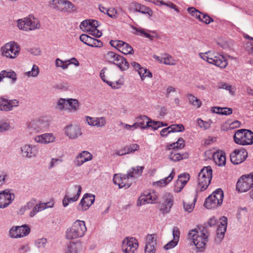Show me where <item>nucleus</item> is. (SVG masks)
Returning a JSON list of instances; mask_svg holds the SVG:
<instances>
[{
	"mask_svg": "<svg viewBox=\"0 0 253 253\" xmlns=\"http://www.w3.org/2000/svg\"><path fill=\"white\" fill-rule=\"evenodd\" d=\"M198 55L205 61L221 69L225 68L228 64L224 56L213 50H208L205 52H200Z\"/></svg>",
	"mask_w": 253,
	"mask_h": 253,
	"instance_id": "nucleus-1",
	"label": "nucleus"
},
{
	"mask_svg": "<svg viewBox=\"0 0 253 253\" xmlns=\"http://www.w3.org/2000/svg\"><path fill=\"white\" fill-rule=\"evenodd\" d=\"M208 234L206 229H192L189 231L188 238L191 240L200 252H203L208 241Z\"/></svg>",
	"mask_w": 253,
	"mask_h": 253,
	"instance_id": "nucleus-2",
	"label": "nucleus"
},
{
	"mask_svg": "<svg viewBox=\"0 0 253 253\" xmlns=\"http://www.w3.org/2000/svg\"><path fill=\"white\" fill-rule=\"evenodd\" d=\"M212 176V170L210 166L204 167L198 174L196 192L207 189L210 185Z\"/></svg>",
	"mask_w": 253,
	"mask_h": 253,
	"instance_id": "nucleus-3",
	"label": "nucleus"
},
{
	"mask_svg": "<svg viewBox=\"0 0 253 253\" xmlns=\"http://www.w3.org/2000/svg\"><path fill=\"white\" fill-rule=\"evenodd\" d=\"M86 231L84 221L76 220L72 226L67 229L66 237L67 239H74L83 237Z\"/></svg>",
	"mask_w": 253,
	"mask_h": 253,
	"instance_id": "nucleus-4",
	"label": "nucleus"
},
{
	"mask_svg": "<svg viewBox=\"0 0 253 253\" xmlns=\"http://www.w3.org/2000/svg\"><path fill=\"white\" fill-rule=\"evenodd\" d=\"M17 23L19 29L27 32L40 29L41 27L40 20L33 15L18 20Z\"/></svg>",
	"mask_w": 253,
	"mask_h": 253,
	"instance_id": "nucleus-5",
	"label": "nucleus"
},
{
	"mask_svg": "<svg viewBox=\"0 0 253 253\" xmlns=\"http://www.w3.org/2000/svg\"><path fill=\"white\" fill-rule=\"evenodd\" d=\"M233 138L235 142L239 145H249L253 144V132L249 129L237 130Z\"/></svg>",
	"mask_w": 253,
	"mask_h": 253,
	"instance_id": "nucleus-6",
	"label": "nucleus"
},
{
	"mask_svg": "<svg viewBox=\"0 0 253 253\" xmlns=\"http://www.w3.org/2000/svg\"><path fill=\"white\" fill-rule=\"evenodd\" d=\"M223 197L221 189H217L206 199L204 206L209 209L215 208L222 204Z\"/></svg>",
	"mask_w": 253,
	"mask_h": 253,
	"instance_id": "nucleus-7",
	"label": "nucleus"
},
{
	"mask_svg": "<svg viewBox=\"0 0 253 253\" xmlns=\"http://www.w3.org/2000/svg\"><path fill=\"white\" fill-rule=\"evenodd\" d=\"M98 22L95 20H85L80 24V28L84 32L96 38H99L102 36V33L97 29Z\"/></svg>",
	"mask_w": 253,
	"mask_h": 253,
	"instance_id": "nucleus-8",
	"label": "nucleus"
},
{
	"mask_svg": "<svg viewBox=\"0 0 253 253\" xmlns=\"http://www.w3.org/2000/svg\"><path fill=\"white\" fill-rule=\"evenodd\" d=\"M49 126V121L45 117H42L30 122L27 127L29 131L40 133L45 131Z\"/></svg>",
	"mask_w": 253,
	"mask_h": 253,
	"instance_id": "nucleus-9",
	"label": "nucleus"
},
{
	"mask_svg": "<svg viewBox=\"0 0 253 253\" xmlns=\"http://www.w3.org/2000/svg\"><path fill=\"white\" fill-rule=\"evenodd\" d=\"M159 195L154 190L144 191L139 196L137 205L138 206L146 204H153L157 202Z\"/></svg>",
	"mask_w": 253,
	"mask_h": 253,
	"instance_id": "nucleus-10",
	"label": "nucleus"
},
{
	"mask_svg": "<svg viewBox=\"0 0 253 253\" xmlns=\"http://www.w3.org/2000/svg\"><path fill=\"white\" fill-rule=\"evenodd\" d=\"M1 51L3 56L10 59H14L19 53L20 47L14 42H9L1 47Z\"/></svg>",
	"mask_w": 253,
	"mask_h": 253,
	"instance_id": "nucleus-11",
	"label": "nucleus"
},
{
	"mask_svg": "<svg viewBox=\"0 0 253 253\" xmlns=\"http://www.w3.org/2000/svg\"><path fill=\"white\" fill-rule=\"evenodd\" d=\"M105 58L108 62L116 65L122 71L126 70V60L114 52H107L105 55Z\"/></svg>",
	"mask_w": 253,
	"mask_h": 253,
	"instance_id": "nucleus-12",
	"label": "nucleus"
},
{
	"mask_svg": "<svg viewBox=\"0 0 253 253\" xmlns=\"http://www.w3.org/2000/svg\"><path fill=\"white\" fill-rule=\"evenodd\" d=\"M174 204V197L169 192L165 193L162 197V202L159 205V209L163 214L170 212Z\"/></svg>",
	"mask_w": 253,
	"mask_h": 253,
	"instance_id": "nucleus-13",
	"label": "nucleus"
},
{
	"mask_svg": "<svg viewBox=\"0 0 253 253\" xmlns=\"http://www.w3.org/2000/svg\"><path fill=\"white\" fill-rule=\"evenodd\" d=\"M253 186V173L243 175L237 181L236 189L240 192H245Z\"/></svg>",
	"mask_w": 253,
	"mask_h": 253,
	"instance_id": "nucleus-14",
	"label": "nucleus"
},
{
	"mask_svg": "<svg viewBox=\"0 0 253 253\" xmlns=\"http://www.w3.org/2000/svg\"><path fill=\"white\" fill-rule=\"evenodd\" d=\"M248 153L243 147L235 149L230 154V160L234 165H238L244 162L247 158Z\"/></svg>",
	"mask_w": 253,
	"mask_h": 253,
	"instance_id": "nucleus-15",
	"label": "nucleus"
},
{
	"mask_svg": "<svg viewBox=\"0 0 253 253\" xmlns=\"http://www.w3.org/2000/svg\"><path fill=\"white\" fill-rule=\"evenodd\" d=\"M20 151L24 158L32 159L37 156L38 146L34 144H25L20 147Z\"/></svg>",
	"mask_w": 253,
	"mask_h": 253,
	"instance_id": "nucleus-16",
	"label": "nucleus"
},
{
	"mask_svg": "<svg viewBox=\"0 0 253 253\" xmlns=\"http://www.w3.org/2000/svg\"><path fill=\"white\" fill-rule=\"evenodd\" d=\"M30 228L27 225L12 227L9 231V235L12 238H20L28 235Z\"/></svg>",
	"mask_w": 253,
	"mask_h": 253,
	"instance_id": "nucleus-17",
	"label": "nucleus"
},
{
	"mask_svg": "<svg viewBox=\"0 0 253 253\" xmlns=\"http://www.w3.org/2000/svg\"><path fill=\"white\" fill-rule=\"evenodd\" d=\"M150 118L146 116H139L135 118L132 125H127V129L133 130L138 127L146 129L150 127Z\"/></svg>",
	"mask_w": 253,
	"mask_h": 253,
	"instance_id": "nucleus-18",
	"label": "nucleus"
},
{
	"mask_svg": "<svg viewBox=\"0 0 253 253\" xmlns=\"http://www.w3.org/2000/svg\"><path fill=\"white\" fill-rule=\"evenodd\" d=\"M14 195L9 189L0 192V209L7 207L14 200Z\"/></svg>",
	"mask_w": 253,
	"mask_h": 253,
	"instance_id": "nucleus-19",
	"label": "nucleus"
},
{
	"mask_svg": "<svg viewBox=\"0 0 253 253\" xmlns=\"http://www.w3.org/2000/svg\"><path fill=\"white\" fill-rule=\"evenodd\" d=\"M36 143L41 144H48L56 141V136L53 133H45L36 135L33 138Z\"/></svg>",
	"mask_w": 253,
	"mask_h": 253,
	"instance_id": "nucleus-20",
	"label": "nucleus"
},
{
	"mask_svg": "<svg viewBox=\"0 0 253 253\" xmlns=\"http://www.w3.org/2000/svg\"><path fill=\"white\" fill-rule=\"evenodd\" d=\"M93 158L92 155L87 151H83L76 156L74 161L75 166L79 167L85 163L91 161Z\"/></svg>",
	"mask_w": 253,
	"mask_h": 253,
	"instance_id": "nucleus-21",
	"label": "nucleus"
},
{
	"mask_svg": "<svg viewBox=\"0 0 253 253\" xmlns=\"http://www.w3.org/2000/svg\"><path fill=\"white\" fill-rule=\"evenodd\" d=\"M145 253H155L156 239L155 234H148L145 238Z\"/></svg>",
	"mask_w": 253,
	"mask_h": 253,
	"instance_id": "nucleus-22",
	"label": "nucleus"
},
{
	"mask_svg": "<svg viewBox=\"0 0 253 253\" xmlns=\"http://www.w3.org/2000/svg\"><path fill=\"white\" fill-rule=\"evenodd\" d=\"M65 134L72 139H75L82 135L81 128L76 125H69L64 129Z\"/></svg>",
	"mask_w": 253,
	"mask_h": 253,
	"instance_id": "nucleus-23",
	"label": "nucleus"
},
{
	"mask_svg": "<svg viewBox=\"0 0 253 253\" xmlns=\"http://www.w3.org/2000/svg\"><path fill=\"white\" fill-rule=\"evenodd\" d=\"M55 4H58L60 6L62 11L68 13L76 12V6L70 1L68 0H53Z\"/></svg>",
	"mask_w": 253,
	"mask_h": 253,
	"instance_id": "nucleus-24",
	"label": "nucleus"
},
{
	"mask_svg": "<svg viewBox=\"0 0 253 253\" xmlns=\"http://www.w3.org/2000/svg\"><path fill=\"white\" fill-rule=\"evenodd\" d=\"M85 120L88 125L98 128L105 127L107 123V119L104 117H91L87 116Z\"/></svg>",
	"mask_w": 253,
	"mask_h": 253,
	"instance_id": "nucleus-25",
	"label": "nucleus"
},
{
	"mask_svg": "<svg viewBox=\"0 0 253 253\" xmlns=\"http://www.w3.org/2000/svg\"><path fill=\"white\" fill-rule=\"evenodd\" d=\"M94 195L87 193L85 194L80 202L79 210L83 211L87 210L94 203Z\"/></svg>",
	"mask_w": 253,
	"mask_h": 253,
	"instance_id": "nucleus-26",
	"label": "nucleus"
},
{
	"mask_svg": "<svg viewBox=\"0 0 253 253\" xmlns=\"http://www.w3.org/2000/svg\"><path fill=\"white\" fill-rule=\"evenodd\" d=\"M172 236L173 239L165 245V250H169L173 249L178 244L180 238V231L177 227H174L173 228Z\"/></svg>",
	"mask_w": 253,
	"mask_h": 253,
	"instance_id": "nucleus-27",
	"label": "nucleus"
},
{
	"mask_svg": "<svg viewBox=\"0 0 253 253\" xmlns=\"http://www.w3.org/2000/svg\"><path fill=\"white\" fill-rule=\"evenodd\" d=\"M174 169H173L170 173L167 176L158 181L153 182L152 185L158 188H162L166 186L175 176Z\"/></svg>",
	"mask_w": 253,
	"mask_h": 253,
	"instance_id": "nucleus-28",
	"label": "nucleus"
},
{
	"mask_svg": "<svg viewBox=\"0 0 253 253\" xmlns=\"http://www.w3.org/2000/svg\"><path fill=\"white\" fill-rule=\"evenodd\" d=\"M211 154L213 161L217 166L219 167L225 166L226 164V157L224 152L218 150L212 153Z\"/></svg>",
	"mask_w": 253,
	"mask_h": 253,
	"instance_id": "nucleus-29",
	"label": "nucleus"
},
{
	"mask_svg": "<svg viewBox=\"0 0 253 253\" xmlns=\"http://www.w3.org/2000/svg\"><path fill=\"white\" fill-rule=\"evenodd\" d=\"M54 206L53 201L47 203H41L37 204L30 213L31 217H33L37 213L41 211L46 209L52 208Z\"/></svg>",
	"mask_w": 253,
	"mask_h": 253,
	"instance_id": "nucleus-30",
	"label": "nucleus"
},
{
	"mask_svg": "<svg viewBox=\"0 0 253 253\" xmlns=\"http://www.w3.org/2000/svg\"><path fill=\"white\" fill-rule=\"evenodd\" d=\"M227 225V218L226 216H222L220 218V224L218 225L216 230V234L218 238L222 239L226 231Z\"/></svg>",
	"mask_w": 253,
	"mask_h": 253,
	"instance_id": "nucleus-31",
	"label": "nucleus"
},
{
	"mask_svg": "<svg viewBox=\"0 0 253 253\" xmlns=\"http://www.w3.org/2000/svg\"><path fill=\"white\" fill-rule=\"evenodd\" d=\"M139 247L138 240L134 237H127V253H135Z\"/></svg>",
	"mask_w": 253,
	"mask_h": 253,
	"instance_id": "nucleus-32",
	"label": "nucleus"
},
{
	"mask_svg": "<svg viewBox=\"0 0 253 253\" xmlns=\"http://www.w3.org/2000/svg\"><path fill=\"white\" fill-rule=\"evenodd\" d=\"M110 44L124 54H126V43L122 41H111Z\"/></svg>",
	"mask_w": 253,
	"mask_h": 253,
	"instance_id": "nucleus-33",
	"label": "nucleus"
},
{
	"mask_svg": "<svg viewBox=\"0 0 253 253\" xmlns=\"http://www.w3.org/2000/svg\"><path fill=\"white\" fill-rule=\"evenodd\" d=\"M188 154L187 153L180 154L177 152L176 150H172L169 155V158L172 161L177 162L181 160L188 158Z\"/></svg>",
	"mask_w": 253,
	"mask_h": 253,
	"instance_id": "nucleus-34",
	"label": "nucleus"
},
{
	"mask_svg": "<svg viewBox=\"0 0 253 253\" xmlns=\"http://www.w3.org/2000/svg\"><path fill=\"white\" fill-rule=\"evenodd\" d=\"M130 27L132 29V32L137 35L144 36L145 38H148L151 40H152L154 37V36L150 35L147 33L146 31L141 28H137L135 26L130 25Z\"/></svg>",
	"mask_w": 253,
	"mask_h": 253,
	"instance_id": "nucleus-35",
	"label": "nucleus"
},
{
	"mask_svg": "<svg viewBox=\"0 0 253 253\" xmlns=\"http://www.w3.org/2000/svg\"><path fill=\"white\" fill-rule=\"evenodd\" d=\"M81 243H70L67 247L65 253H78V252L81 249Z\"/></svg>",
	"mask_w": 253,
	"mask_h": 253,
	"instance_id": "nucleus-36",
	"label": "nucleus"
},
{
	"mask_svg": "<svg viewBox=\"0 0 253 253\" xmlns=\"http://www.w3.org/2000/svg\"><path fill=\"white\" fill-rule=\"evenodd\" d=\"M113 181L115 184L118 185L119 188L125 187L126 184V178L120 174L114 175Z\"/></svg>",
	"mask_w": 253,
	"mask_h": 253,
	"instance_id": "nucleus-37",
	"label": "nucleus"
},
{
	"mask_svg": "<svg viewBox=\"0 0 253 253\" xmlns=\"http://www.w3.org/2000/svg\"><path fill=\"white\" fill-rule=\"evenodd\" d=\"M0 76L3 78H7L11 80V82L13 84L17 81V74L12 70H2L0 71Z\"/></svg>",
	"mask_w": 253,
	"mask_h": 253,
	"instance_id": "nucleus-38",
	"label": "nucleus"
},
{
	"mask_svg": "<svg viewBox=\"0 0 253 253\" xmlns=\"http://www.w3.org/2000/svg\"><path fill=\"white\" fill-rule=\"evenodd\" d=\"M144 168L143 167L137 166L135 168H131L127 172V179L130 177L137 178L141 175Z\"/></svg>",
	"mask_w": 253,
	"mask_h": 253,
	"instance_id": "nucleus-39",
	"label": "nucleus"
},
{
	"mask_svg": "<svg viewBox=\"0 0 253 253\" xmlns=\"http://www.w3.org/2000/svg\"><path fill=\"white\" fill-rule=\"evenodd\" d=\"M211 111L214 113L224 115H229L232 113V109L230 108H221L219 107H214L212 108Z\"/></svg>",
	"mask_w": 253,
	"mask_h": 253,
	"instance_id": "nucleus-40",
	"label": "nucleus"
},
{
	"mask_svg": "<svg viewBox=\"0 0 253 253\" xmlns=\"http://www.w3.org/2000/svg\"><path fill=\"white\" fill-rule=\"evenodd\" d=\"M79 106L78 101L76 99H68V109L69 112H76L78 110Z\"/></svg>",
	"mask_w": 253,
	"mask_h": 253,
	"instance_id": "nucleus-41",
	"label": "nucleus"
},
{
	"mask_svg": "<svg viewBox=\"0 0 253 253\" xmlns=\"http://www.w3.org/2000/svg\"><path fill=\"white\" fill-rule=\"evenodd\" d=\"M39 74L40 69L39 67L37 65L34 64L32 66L31 70L28 72H25L24 74L25 76L29 78H36L39 76Z\"/></svg>",
	"mask_w": 253,
	"mask_h": 253,
	"instance_id": "nucleus-42",
	"label": "nucleus"
},
{
	"mask_svg": "<svg viewBox=\"0 0 253 253\" xmlns=\"http://www.w3.org/2000/svg\"><path fill=\"white\" fill-rule=\"evenodd\" d=\"M19 101L17 99H6V106L4 111H10L13 110L15 107L18 106Z\"/></svg>",
	"mask_w": 253,
	"mask_h": 253,
	"instance_id": "nucleus-43",
	"label": "nucleus"
},
{
	"mask_svg": "<svg viewBox=\"0 0 253 253\" xmlns=\"http://www.w3.org/2000/svg\"><path fill=\"white\" fill-rule=\"evenodd\" d=\"M13 128L9 122L0 121V133H3L12 130Z\"/></svg>",
	"mask_w": 253,
	"mask_h": 253,
	"instance_id": "nucleus-44",
	"label": "nucleus"
},
{
	"mask_svg": "<svg viewBox=\"0 0 253 253\" xmlns=\"http://www.w3.org/2000/svg\"><path fill=\"white\" fill-rule=\"evenodd\" d=\"M130 64L133 67L134 69L139 74L141 80L143 81L145 79V76L144 73V72L143 71V70H144V68L142 67L139 63L136 62H132Z\"/></svg>",
	"mask_w": 253,
	"mask_h": 253,
	"instance_id": "nucleus-45",
	"label": "nucleus"
},
{
	"mask_svg": "<svg viewBox=\"0 0 253 253\" xmlns=\"http://www.w3.org/2000/svg\"><path fill=\"white\" fill-rule=\"evenodd\" d=\"M187 97L189 103L193 106H196L197 108L201 107L202 103L200 99L191 94H188Z\"/></svg>",
	"mask_w": 253,
	"mask_h": 253,
	"instance_id": "nucleus-46",
	"label": "nucleus"
},
{
	"mask_svg": "<svg viewBox=\"0 0 253 253\" xmlns=\"http://www.w3.org/2000/svg\"><path fill=\"white\" fill-rule=\"evenodd\" d=\"M56 108L59 110H67L68 99L60 98L57 102Z\"/></svg>",
	"mask_w": 253,
	"mask_h": 253,
	"instance_id": "nucleus-47",
	"label": "nucleus"
},
{
	"mask_svg": "<svg viewBox=\"0 0 253 253\" xmlns=\"http://www.w3.org/2000/svg\"><path fill=\"white\" fill-rule=\"evenodd\" d=\"M132 6H134L135 10L137 11H139L142 13H146L148 12L149 10V8L145 6L144 5H141L137 3H132L129 4L130 9Z\"/></svg>",
	"mask_w": 253,
	"mask_h": 253,
	"instance_id": "nucleus-48",
	"label": "nucleus"
},
{
	"mask_svg": "<svg viewBox=\"0 0 253 253\" xmlns=\"http://www.w3.org/2000/svg\"><path fill=\"white\" fill-rule=\"evenodd\" d=\"M163 63L169 65H174L176 64V61L173 58L168 54H165L163 57Z\"/></svg>",
	"mask_w": 253,
	"mask_h": 253,
	"instance_id": "nucleus-49",
	"label": "nucleus"
},
{
	"mask_svg": "<svg viewBox=\"0 0 253 253\" xmlns=\"http://www.w3.org/2000/svg\"><path fill=\"white\" fill-rule=\"evenodd\" d=\"M169 127L171 133L183 132L185 130V127L182 124H173Z\"/></svg>",
	"mask_w": 253,
	"mask_h": 253,
	"instance_id": "nucleus-50",
	"label": "nucleus"
},
{
	"mask_svg": "<svg viewBox=\"0 0 253 253\" xmlns=\"http://www.w3.org/2000/svg\"><path fill=\"white\" fill-rule=\"evenodd\" d=\"M188 12L193 17H195L198 20H200L202 13L197 10L195 7H191L187 8Z\"/></svg>",
	"mask_w": 253,
	"mask_h": 253,
	"instance_id": "nucleus-51",
	"label": "nucleus"
},
{
	"mask_svg": "<svg viewBox=\"0 0 253 253\" xmlns=\"http://www.w3.org/2000/svg\"><path fill=\"white\" fill-rule=\"evenodd\" d=\"M186 185V181H180V180H177L174 187L173 191L175 193L180 192Z\"/></svg>",
	"mask_w": 253,
	"mask_h": 253,
	"instance_id": "nucleus-52",
	"label": "nucleus"
},
{
	"mask_svg": "<svg viewBox=\"0 0 253 253\" xmlns=\"http://www.w3.org/2000/svg\"><path fill=\"white\" fill-rule=\"evenodd\" d=\"M197 123L201 128L204 129H207L211 127V123L209 122L204 121L200 118L197 119Z\"/></svg>",
	"mask_w": 253,
	"mask_h": 253,
	"instance_id": "nucleus-53",
	"label": "nucleus"
},
{
	"mask_svg": "<svg viewBox=\"0 0 253 253\" xmlns=\"http://www.w3.org/2000/svg\"><path fill=\"white\" fill-rule=\"evenodd\" d=\"M197 200V198L195 197L193 200V203H187L186 202H183V207L185 211L191 212L193 211L194 206L195 203Z\"/></svg>",
	"mask_w": 253,
	"mask_h": 253,
	"instance_id": "nucleus-54",
	"label": "nucleus"
},
{
	"mask_svg": "<svg viewBox=\"0 0 253 253\" xmlns=\"http://www.w3.org/2000/svg\"><path fill=\"white\" fill-rule=\"evenodd\" d=\"M157 2V4H158V5H166V6H167L168 7H169L174 9L175 11H176L177 12H179L177 6L175 4L172 3L171 2H169L166 3V2H164L162 0H158Z\"/></svg>",
	"mask_w": 253,
	"mask_h": 253,
	"instance_id": "nucleus-55",
	"label": "nucleus"
},
{
	"mask_svg": "<svg viewBox=\"0 0 253 253\" xmlns=\"http://www.w3.org/2000/svg\"><path fill=\"white\" fill-rule=\"evenodd\" d=\"M74 188L76 189H78L77 193L76 194V195L75 196H74L72 198H67L68 200H69V203H72V202H74L77 201L80 196L81 191H82L81 186V185H75L74 186Z\"/></svg>",
	"mask_w": 253,
	"mask_h": 253,
	"instance_id": "nucleus-56",
	"label": "nucleus"
},
{
	"mask_svg": "<svg viewBox=\"0 0 253 253\" xmlns=\"http://www.w3.org/2000/svg\"><path fill=\"white\" fill-rule=\"evenodd\" d=\"M68 63L67 62L66 60L63 61L59 58H57L55 60V66L56 67L61 68L62 69L65 70L68 68Z\"/></svg>",
	"mask_w": 253,
	"mask_h": 253,
	"instance_id": "nucleus-57",
	"label": "nucleus"
},
{
	"mask_svg": "<svg viewBox=\"0 0 253 253\" xmlns=\"http://www.w3.org/2000/svg\"><path fill=\"white\" fill-rule=\"evenodd\" d=\"M124 82L122 80L119 79L118 81L116 82H110L108 83V84L111 86L113 89H118L121 87L123 85Z\"/></svg>",
	"mask_w": 253,
	"mask_h": 253,
	"instance_id": "nucleus-58",
	"label": "nucleus"
},
{
	"mask_svg": "<svg viewBox=\"0 0 253 253\" xmlns=\"http://www.w3.org/2000/svg\"><path fill=\"white\" fill-rule=\"evenodd\" d=\"M47 244L46 238H42L36 240L35 245L38 248H44Z\"/></svg>",
	"mask_w": 253,
	"mask_h": 253,
	"instance_id": "nucleus-59",
	"label": "nucleus"
},
{
	"mask_svg": "<svg viewBox=\"0 0 253 253\" xmlns=\"http://www.w3.org/2000/svg\"><path fill=\"white\" fill-rule=\"evenodd\" d=\"M200 21L206 24H209L213 21V19L207 14L202 13Z\"/></svg>",
	"mask_w": 253,
	"mask_h": 253,
	"instance_id": "nucleus-60",
	"label": "nucleus"
},
{
	"mask_svg": "<svg viewBox=\"0 0 253 253\" xmlns=\"http://www.w3.org/2000/svg\"><path fill=\"white\" fill-rule=\"evenodd\" d=\"M88 46L91 47H101L103 46V43L101 41L92 38Z\"/></svg>",
	"mask_w": 253,
	"mask_h": 253,
	"instance_id": "nucleus-61",
	"label": "nucleus"
},
{
	"mask_svg": "<svg viewBox=\"0 0 253 253\" xmlns=\"http://www.w3.org/2000/svg\"><path fill=\"white\" fill-rule=\"evenodd\" d=\"M92 37L86 34H82L80 37V40L84 44L89 45L91 42Z\"/></svg>",
	"mask_w": 253,
	"mask_h": 253,
	"instance_id": "nucleus-62",
	"label": "nucleus"
},
{
	"mask_svg": "<svg viewBox=\"0 0 253 253\" xmlns=\"http://www.w3.org/2000/svg\"><path fill=\"white\" fill-rule=\"evenodd\" d=\"M139 149V146L136 143L130 144L127 147V154L133 153L135 151H137Z\"/></svg>",
	"mask_w": 253,
	"mask_h": 253,
	"instance_id": "nucleus-63",
	"label": "nucleus"
},
{
	"mask_svg": "<svg viewBox=\"0 0 253 253\" xmlns=\"http://www.w3.org/2000/svg\"><path fill=\"white\" fill-rule=\"evenodd\" d=\"M62 162V160L58 158H52L48 164V169H50L56 166L58 163Z\"/></svg>",
	"mask_w": 253,
	"mask_h": 253,
	"instance_id": "nucleus-64",
	"label": "nucleus"
}]
</instances>
